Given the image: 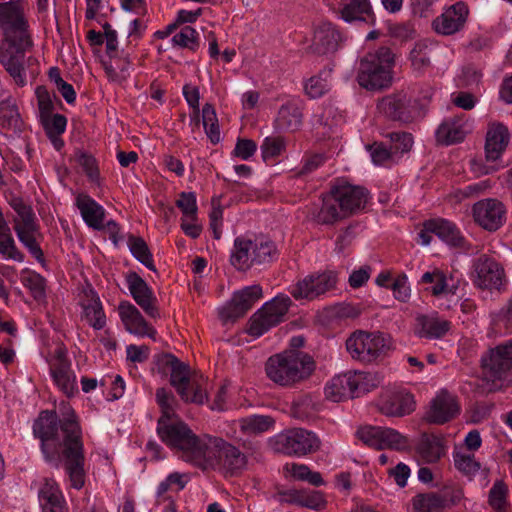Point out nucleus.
Masks as SVG:
<instances>
[{
    "instance_id": "f257e3e1",
    "label": "nucleus",
    "mask_w": 512,
    "mask_h": 512,
    "mask_svg": "<svg viewBox=\"0 0 512 512\" xmlns=\"http://www.w3.org/2000/svg\"><path fill=\"white\" fill-rule=\"evenodd\" d=\"M56 411H42L33 424V434L41 442L44 459L54 468L65 460V470L71 486L81 489L85 483L84 445L79 418L67 401H61Z\"/></svg>"
},
{
    "instance_id": "f03ea898",
    "label": "nucleus",
    "mask_w": 512,
    "mask_h": 512,
    "mask_svg": "<svg viewBox=\"0 0 512 512\" xmlns=\"http://www.w3.org/2000/svg\"><path fill=\"white\" fill-rule=\"evenodd\" d=\"M369 198L368 190L347 180L335 179L327 193L322 195L320 208L313 219L320 225H334L364 209Z\"/></svg>"
},
{
    "instance_id": "7ed1b4c3",
    "label": "nucleus",
    "mask_w": 512,
    "mask_h": 512,
    "mask_svg": "<svg viewBox=\"0 0 512 512\" xmlns=\"http://www.w3.org/2000/svg\"><path fill=\"white\" fill-rule=\"evenodd\" d=\"M157 434L161 441L182 461L194 467L204 461V449L209 441L208 434L197 435L179 418L166 421L158 419Z\"/></svg>"
},
{
    "instance_id": "20e7f679",
    "label": "nucleus",
    "mask_w": 512,
    "mask_h": 512,
    "mask_svg": "<svg viewBox=\"0 0 512 512\" xmlns=\"http://www.w3.org/2000/svg\"><path fill=\"white\" fill-rule=\"evenodd\" d=\"M155 368L162 375H170V384L183 401L203 404L207 400V378L198 373H191L189 366L174 355H157Z\"/></svg>"
},
{
    "instance_id": "39448f33",
    "label": "nucleus",
    "mask_w": 512,
    "mask_h": 512,
    "mask_svg": "<svg viewBox=\"0 0 512 512\" xmlns=\"http://www.w3.org/2000/svg\"><path fill=\"white\" fill-rule=\"evenodd\" d=\"M279 256L280 250L270 237L240 235L234 239L229 262L237 271L247 272L255 266L266 268Z\"/></svg>"
},
{
    "instance_id": "423d86ee",
    "label": "nucleus",
    "mask_w": 512,
    "mask_h": 512,
    "mask_svg": "<svg viewBox=\"0 0 512 512\" xmlns=\"http://www.w3.org/2000/svg\"><path fill=\"white\" fill-rule=\"evenodd\" d=\"M316 368L314 359L305 352L285 350L270 356L265 373L273 383L292 388L307 380Z\"/></svg>"
},
{
    "instance_id": "0eeeda50",
    "label": "nucleus",
    "mask_w": 512,
    "mask_h": 512,
    "mask_svg": "<svg viewBox=\"0 0 512 512\" xmlns=\"http://www.w3.org/2000/svg\"><path fill=\"white\" fill-rule=\"evenodd\" d=\"M395 55L388 47H380L365 55L359 64L358 84L369 91H380L391 86Z\"/></svg>"
},
{
    "instance_id": "6e6552de",
    "label": "nucleus",
    "mask_w": 512,
    "mask_h": 512,
    "mask_svg": "<svg viewBox=\"0 0 512 512\" xmlns=\"http://www.w3.org/2000/svg\"><path fill=\"white\" fill-rule=\"evenodd\" d=\"M482 379L489 391H499L512 381V340L490 348L480 358Z\"/></svg>"
},
{
    "instance_id": "1a4fd4ad",
    "label": "nucleus",
    "mask_w": 512,
    "mask_h": 512,
    "mask_svg": "<svg viewBox=\"0 0 512 512\" xmlns=\"http://www.w3.org/2000/svg\"><path fill=\"white\" fill-rule=\"evenodd\" d=\"M207 448L204 449V461L198 464L199 469H222L227 473L235 474L247 465L246 455L234 445L224 439L209 436Z\"/></svg>"
},
{
    "instance_id": "9d476101",
    "label": "nucleus",
    "mask_w": 512,
    "mask_h": 512,
    "mask_svg": "<svg viewBox=\"0 0 512 512\" xmlns=\"http://www.w3.org/2000/svg\"><path fill=\"white\" fill-rule=\"evenodd\" d=\"M32 47L30 33L3 37L0 43V63L19 87L27 83L24 62Z\"/></svg>"
},
{
    "instance_id": "9b49d317",
    "label": "nucleus",
    "mask_w": 512,
    "mask_h": 512,
    "mask_svg": "<svg viewBox=\"0 0 512 512\" xmlns=\"http://www.w3.org/2000/svg\"><path fill=\"white\" fill-rule=\"evenodd\" d=\"M320 440L313 432L303 428H293L269 438V447L277 453L302 457L320 448Z\"/></svg>"
},
{
    "instance_id": "f8f14e48",
    "label": "nucleus",
    "mask_w": 512,
    "mask_h": 512,
    "mask_svg": "<svg viewBox=\"0 0 512 512\" xmlns=\"http://www.w3.org/2000/svg\"><path fill=\"white\" fill-rule=\"evenodd\" d=\"M345 346L353 360L370 364L385 353L387 341L380 332L356 330L346 339Z\"/></svg>"
},
{
    "instance_id": "ddd939ff",
    "label": "nucleus",
    "mask_w": 512,
    "mask_h": 512,
    "mask_svg": "<svg viewBox=\"0 0 512 512\" xmlns=\"http://www.w3.org/2000/svg\"><path fill=\"white\" fill-rule=\"evenodd\" d=\"M53 383L68 398L78 393L76 374L68 357V349L63 343L57 344L46 357Z\"/></svg>"
},
{
    "instance_id": "4468645a",
    "label": "nucleus",
    "mask_w": 512,
    "mask_h": 512,
    "mask_svg": "<svg viewBox=\"0 0 512 512\" xmlns=\"http://www.w3.org/2000/svg\"><path fill=\"white\" fill-rule=\"evenodd\" d=\"M291 300L286 295H278L266 302L249 319L248 333L260 337L284 319L289 310Z\"/></svg>"
},
{
    "instance_id": "2eb2a0df",
    "label": "nucleus",
    "mask_w": 512,
    "mask_h": 512,
    "mask_svg": "<svg viewBox=\"0 0 512 512\" xmlns=\"http://www.w3.org/2000/svg\"><path fill=\"white\" fill-rule=\"evenodd\" d=\"M337 274L333 271L311 273L289 287L295 300L313 301L336 289Z\"/></svg>"
},
{
    "instance_id": "dca6fc26",
    "label": "nucleus",
    "mask_w": 512,
    "mask_h": 512,
    "mask_svg": "<svg viewBox=\"0 0 512 512\" xmlns=\"http://www.w3.org/2000/svg\"><path fill=\"white\" fill-rule=\"evenodd\" d=\"M510 139L508 128L502 123H492L489 125L486 142L485 158L486 164L474 168L481 174H491L498 171L504 165L501 164V156L506 150Z\"/></svg>"
},
{
    "instance_id": "f3484780",
    "label": "nucleus",
    "mask_w": 512,
    "mask_h": 512,
    "mask_svg": "<svg viewBox=\"0 0 512 512\" xmlns=\"http://www.w3.org/2000/svg\"><path fill=\"white\" fill-rule=\"evenodd\" d=\"M507 210L498 199L486 198L472 206V217L476 225L488 232H496L506 222Z\"/></svg>"
},
{
    "instance_id": "a211bd4d",
    "label": "nucleus",
    "mask_w": 512,
    "mask_h": 512,
    "mask_svg": "<svg viewBox=\"0 0 512 512\" xmlns=\"http://www.w3.org/2000/svg\"><path fill=\"white\" fill-rule=\"evenodd\" d=\"M262 296L263 291L259 284L246 286L234 292L231 300L219 311L221 320L233 322L243 317Z\"/></svg>"
},
{
    "instance_id": "6ab92c4d",
    "label": "nucleus",
    "mask_w": 512,
    "mask_h": 512,
    "mask_svg": "<svg viewBox=\"0 0 512 512\" xmlns=\"http://www.w3.org/2000/svg\"><path fill=\"white\" fill-rule=\"evenodd\" d=\"M474 285L480 289L500 291L506 283L505 271L499 262L481 255L475 263Z\"/></svg>"
},
{
    "instance_id": "aec40b11",
    "label": "nucleus",
    "mask_w": 512,
    "mask_h": 512,
    "mask_svg": "<svg viewBox=\"0 0 512 512\" xmlns=\"http://www.w3.org/2000/svg\"><path fill=\"white\" fill-rule=\"evenodd\" d=\"M378 109L392 120L409 123L414 118L416 102L407 93L397 92L383 97Z\"/></svg>"
},
{
    "instance_id": "412c9836",
    "label": "nucleus",
    "mask_w": 512,
    "mask_h": 512,
    "mask_svg": "<svg viewBox=\"0 0 512 512\" xmlns=\"http://www.w3.org/2000/svg\"><path fill=\"white\" fill-rule=\"evenodd\" d=\"M125 280L132 298L143 311L153 319L160 318L157 299L146 281L134 271L127 273Z\"/></svg>"
},
{
    "instance_id": "4be33fe9",
    "label": "nucleus",
    "mask_w": 512,
    "mask_h": 512,
    "mask_svg": "<svg viewBox=\"0 0 512 512\" xmlns=\"http://www.w3.org/2000/svg\"><path fill=\"white\" fill-rule=\"evenodd\" d=\"M460 413V406L455 396L441 390L430 402L424 419L430 424L443 425Z\"/></svg>"
},
{
    "instance_id": "5701e85b",
    "label": "nucleus",
    "mask_w": 512,
    "mask_h": 512,
    "mask_svg": "<svg viewBox=\"0 0 512 512\" xmlns=\"http://www.w3.org/2000/svg\"><path fill=\"white\" fill-rule=\"evenodd\" d=\"M343 35L336 25L329 21H321L314 26L312 44L313 53L326 55L337 51Z\"/></svg>"
},
{
    "instance_id": "b1692460",
    "label": "nucleus",
    "mask_w": 512,
    "mask_h": 512,
    "mask_svg": "<svg viewBox=\"0 0 512 512\" xmlns=\"http://www.w3.org/2000/svg\"><path fill=\"white\" fill-rule=\"evenodd\" d=\"M0 28L3 37L30 33L28 21L19 2L0 3Z\"/></svg>"
},
{
    "instance_id": "393cba45",
    "label": "nucleus",
    "mask_w": 512,
    "mask_h": 512,
    "mask_svg": "<svg viewBox=\"0 0 512 512\" xmlns=\"http://www.w3.org/2000/svg\"><path fill=\"white\" fill-rule=\"evenodd\" d=\"M118 314L127 332L138 337L156 338L157 331L143 317L138 308L129 301H121Z\"/></svg>"
},
{
    "instance_id": "a878e982",
    "label": "nucleus",
    "mask_w": 512,
    "mask_h": 512,
    "mask_svg": "<svg viewBox=\"0 0 512 512\" xmlns=\"http://www.w3.org/2000/svg\"><path fill=\"white\" fill-rule=\"evenodd\" d=\"M468 15V6L462 1L457 2L433 21V28L438 34L453 35L464 27Z\"/></svg>"
},
{
    "instance_id": "bb28decb",
    "label": "nucleus",
    "mask_w": 512,
    "mask_h": 512,
    "mask_svg": "<svg viewBox=\"0 0 512 512\" xmlns=\"http://www.w3.org/2000/svg\"><path fill=\"white\" fill-rule=\"evenodd\" d=\"M304 107L300 100L292 99L282 104L274 120V128L282 132L294 133L303 125Z\"/></svg>"
},
{
    "instance_id": "cd10ccee",
    "label": "nucleus",
    "mask_w": 512,
    "mask_h": 512,
    "mask_svg": "<svg viewBox=\"0 0 512 512\" xmlns=\"http://www.w3.org/2000/svg\"><path fill=\"white\" fill-rule=\"evenodd\" d=\"M415 452L422 462L437 463L446 454L444 438L433 433H423L415 444Z\"/></svg>"
},
{
    "instance_id": "c85d7f7f",
    "label": "nucleus",
    "mask_w": 512,
    "mask_h": 512,
    "mask_svg": "<svg viewBox=\"0 0 512 512\" xmlns=\"http://www.w3.org/2000/svg\"><path fill=\"white\" fill-rule=\"evenodd\" d=\"M82 308L81 318L95 330L106 326V314L97 293L90 289L85 292V298L80 302Z\"/></svg>"
},
{
    "instance_id": "c756f323",
    "label": "nucleus",
    "mask_w": 512,
    "mask_h": 512,
    "mask_svg": "<svg viewBox=\"0 0 512 512\" xmlns=\"http://www.w3.org/2000/svg\"><path fill=\"white\" fill-rule=\"evenodd\" d=\"M451 323L437 313L416 317L415 333L422 338L439 339L450 330Z\"/></svg>"
},
{
    "instance_id": "7c9ffc66",
    "label": "nucleus",
    "mask_w": 512,
    "mask_h": 512,
    "mask_svg": "<svg viewBox=\"0 0 512 512\" xmlns=\"http://www.w3.org/2000/svg\"><path fill=\"white\" fill-rule=\"evenodd\" d=\"M421 283L430 284L431 286L427 290L435 297L455 295L458 289V284L454 281L453 276L437 268L425 272L421 277Z\"/></svg>"
},
{
    "instance_id": "2f4dec72",
    "label": "nucleus",
    "mask_w": 512,
    "mask_h": 512,
    "mask_svg": "<svg viewBox=\"0 0 512 512\" xmlns=\"http://www.w3.org/2000/svg\"><path fill=\"white\" fill-rule=\"evenodd\" d=\"M340 18L347 22L363 21L375 24V15L369 0H346L339 10Z\"/></svg>"
},
{
    "instance_id": "473e14b6",
    "label": "nucleus",
    "mask_w": 512,
    "mask_h": 512,
    "mask_svg": "<svg viewBox=\"0 0 512 512\" xmlns=\"http://www.w3.org/2000/svg\"><path fill=\"white\" fill-rule=\"evenodd\" d=\"M84 222L91 228L100 230L103 228L105 211L92 197L87 194H79L75 202Z\"/></svg>"
},
{
    "instance_id": "72a5a7b5",
    "label": "nucleus",
    "mask_w": 512,
    "mask_h": 512,
    "mask_svg": "<svg viewBox=\"0 0 512 512\" xmlns=\"http://www.w3.org/2000/svg\"><path fill=\"white\" fill-rule=\"evenodd\" d=\"M341 122L342 116L338 113L337 109L328 105L323 107L320 113L313 116L312 127L316 135L322 138H329Z\"/></svg>"
},
{
    "instance_id": "f704fd0d",
    "label": "nucleus",
    "mask_w": 512,
    "mask_h": 512,
    "mask_svg": "<svg viewBox=\"0 0 512 512\" xmlns=\"http://www.w3.org/2000/svg\"><path fill=\"white\" fill-rule=\"evenodd\" d=\"M465 135V122L457 117L444 120L436 130V140L443 145L461 142Z\"/></svg>"
},
{
    "instance_id": "c9c22d12",
    "label": "nucleus",
    "mask_w": 512,
    "mask_h": 512,
    "mask_svg": "<svg viewBox=\"0 0 512 512\" xmlns=\"http://www.w3.org/2000/svg\"><path fill=\"white\" fill-rule=\"evenodd\" d=\"M102 65L110 82L122 84L130 77L132 62L128 55L118 57L112 54L110 60L104 61Z\"/></svg>"
},
{
    "instance_id": "e433bc0d",
    "label": "nucleus",
    "mask_w": 512,
    "mask_h": 512,
    "mask_svg": "<svg viewBox=\"0 0 512 512\" xmlns=\"http://www.w3.org/2000/svg\"><path fill=\"white\" fill-rule=\"evenodd\" d=\"M325 395L333 402H340L346 398H354L350 371L333 377L325 387Z\"/></svg>"
},
{
    "instance_id": "4c0bfd02",
    "label": "nucleus",
    "mask_w": 512,
    "mask_h": 512,
    "mask_svg": "<svg viewBox=\"0 0 512 512\" xmlns=\"http://www.w3.org/2000/svg\"><path fill=\"white\" fill-rule=\"evenodd\" d=\"M11 207L16 212L14 218V231H27L39 228L35 213L31 206L27 205L21 198H15L11 201Z\"/></svg>"
},
{
    "instance_id": "58836bf2",
    "label": "nucleus",
    "mask_w": 512,
    "mask_h": 512,
    "mask_svg": "<svg viewBox=\"0 0 512 512\" xmlns=\"http://www.w3.org/2000/svg\"><path fill=\"white\" fill-rule=\"evenodd\" d=\"M430 226V230L447 244L455 247L463 245L464 237L453 222L445 219H431Z\"/></svg>"
},
{
    "instance_id": "ea45409f",
    "label": "nucleus",
    "mask_w": 512,
    "mask_h": 512,
    "mask_svg": "<svg viewBox=\"0 0 512 512\" xmlns=\"http://www.w3.org/2000/svg\"><path fill=\"white\" fill-rule=\"evenodd\" d=\"M240 431L245 435H259L275 427V419L269 415H250L238 421Z\"/></svg>"
},
{
    "instance_id": "a19ab883",
    "label": "nucleus",
    "mask_w": 512,
    "mask_h": 512,
    "mask_svg": "<svg viewBox=\"0 0 512 512\" xmlns=\"http://www.w3.org/2000/svg\"><path fill=\"white\" fill-rule=\"evenodd\" d=\"M411 512H444L440 493L435 491L420 492L410 500Z\"/></svg>"
},
{
    "instance_id": "79ce46f5",
    "label": "nucleus",
    "mask_w": 512,
    "mask_h": 512,
    "mask_svg": "<svg viewBox=\"0 0 512 512\" xmlns=\"http://www.w3.org/2000/svg\"><path fill=\"white\" fill-rule=\"evenodd\" d=\"M509 487L501 479L496 480L488 492V505L493 512H509Z\"/></svg>"
},
{
    "instance_id": "37998d69",
    "label": "nucleus",
    "mask_w": 512,
    "mask_h": 512,
    "mask_svg": "<svg viewBox=\"0 0 512 512\" xmlns=\"http://www.w3.org/2000/svg\"><path fill=\"white\" fill-rule=\"evenodd\" d=\"M350 376L355 397L377 388L382 380L380 375L375 372L350 371Z\"/></svg>"
},
{
    "instance_id": "c03bdc74",
    "label": "nucleus",
    "mask_w": 512,
    "mask_h": 512,
    "mask_svg": "<svg viewBox=\"0 0 512 512\" xmlns=\"http://www.w3.org/2000/svg\"><path fill=\"white\" fill-rule=\"evenodd\" d=\"M415 409V402L411 394L397 395L391 401L385 402L381 411L388 416L401 417L410 414Z\"/></svg>"
},
{
    "instance_id": "a18cd8bd",
    "label": "nucleus",
    "mask_w": 512,
    "mask_h": 512,
    "mask_svg": "<svg viewBox=\"0 0 512 512\" xmlns=\"http://www.w3.org/2000/svg\"><path fill=\"white\" fill-rule=\"evenodd\" d=\"M42 510L67 504L58 484L52 479H46L39 490Z\"/></svg>"
},
{
    "instance_id": "49530a36",
    "label": "nucleus",
    "mask_w": 512,
    "mask_h": 512,
    "mask_svg": "<svg viewBox=\"0 0 512 512\" xmlns=\"http://www.w3.org/2000/svg\"><path fill=\"white\" fill-rule=\"evenodd\" d=\"M127 245L132 255L151 271H156L152 253L142 237L130 234Z\"/></svg>"
},
{
    "instance_id": "de8ad7c7",
    "label": "nucleus",
    "mask_w": 512,
    "mask_h": 512,
    "mask_svg": "<svg viewBox=\"0 0 512 512\" xmlns=\"http://www.w3.org/2000/svg\"><path fill=\"white\" fill-rule=\"evenodd\" d=\"M286 470L294 479L298 481L308 482L310 485L315 487L325 485V481L321 473L317 471H312L305 464L292 463L291 465H286Z\"/></svg>"
},
{
    "instance_id": "09e8293b",
    "label": "nucleus",
    "mask_w": 512,
    "mask_h": 512,
    "mask_svg": "<svg viewBox=\"0 0 512 512\" xmlns=\"http://www.w3.org/2000/svg\"><path fill=\"white\" fill-rule=\"evenodd\" d=\"M16 235L19 241L38 262L44 261V253L38 242V238L42 237L40 227L33 230L18 231Z\"/></svg>"
},
{
    "instance_id": "8fccbe9b",
    "label": "nucleus",
    "mask_w": 512,
    "mask_h": 512,
    "mask_svg": "<svg viewBox=\"0 0 512 512\" xmlns=\"http://www.w3.org/2000/svg\"><path fill=\"white\" fill-rule=\"evenodd\" d=\"M264 162L275 161L286 150V140L283 136L265 137L261 146Z\"/></svg>"
},
{
    "instance_id": "3c124183",
    "label": "nucleus",
    "mask_w": 512,
    "mask_h": 512,
    "mask_svg": "<svg viewBox=\"0 0 512 512\" xmlns=\"http://www.w3.org/2000/svg\"><path fill=\"white\" fill-rule=\"evenodd\" d=\"M381 450L404 451L409 446L408 438L395 429L381 427Z\"/></svg>"
},
{
    "instance_id": "603ef678",
    "label": "nucleus",
    "mask_w": 512,
    "mask_h": 512,
    "mask_svg": "<svg viewBox=\"0 0 512 512\" xmlns=\"http://www.w3.org/2000/svg\"><path fill=\"white\" fill-rule=\"evenodd\" d=\"M202 122L207 137L213 144H217L220 137V129L215 108L212 104L206 103L202 108Z\"/></svg>"
},
{
    "instance_id": "864d4df0",
    "label": "nucleus",
    "mask_w": 512,
    "mask_h": 512,
    "mask_svg": "<svg viewBox=\"0 0 512 512\" xmlns=\"http://www.w3.org/2000/svg\"><path fill=\"white\" fill-rule=\"evenodd\" d=\"M367 149L369 150L372 162L375 165L389 168L397 164L395 153L393 154L390 147L385 143L374 142L373 144L368 145Z\"/></svg>"
},
{
    "instance_id": "5fc2aeb1",
    "label": "nucleus",
    "mask_w": 512,
    "mask_h": 512,
    "mask_svg": "<svg viewBox=\"0 0 512 512\" xmlns=\"http://www.w3.org/2000/svg\"><path fill=\"white\" fill-rule=\"evenodd\" d=\"M155 397L156 402L161 410V416L159 419H164L166 422L178 418L175 413L177 400L170 391L166 390L165 388H158L156 390Z\"/></svg>"
},
{
    "instance_id": "6e6d98bb",
    "label": "nucleus",
    "mask_w": 512,
    "mask_h": 512,
    "mask_svg": "<svg viewBox=\"0 0 512 512\" xmlns=\"http://www.w3.org/2000/svg\"><path fill=\"white\" fill-rule=\"evenodd\" d=\"M317 411V403L310 395L299 396L291 404V415L299 420L309 419L313 417Z\"/></svg>"
},
{
    "instance_id": "4d7b16f0",
    "label": "nucleus",
    "mask_w": 512,
    "mask_h": 512,
    "mask_svg": "<svg viewBox=\"0 0 512 512\" xmlns=\"http://www.w3.org/2000/svg\"><path fill=\"white\" fill-rule=\"evenodd\" d=\"M386 137L389 139V147L393 154L395 152V159L398 163L403 154L409 152L413 146L412 134L407 132H391Z\"/></svg>"
},
{
    "instance_id": "13d9d810",
    "label": "nucleus",
    "mask_w": 512,
    "mask_h": 512,
    "mask_svg": "<svg viewBox=\"0 0 512 512\" xmlns=\"http://www.w3.org/2000/svg\"><path fill=\"white\" fill-rule=\"evenodd\" d=\"M22 284L28 288L35 300H41L45 297V278L39 273L29 269H24L21 274Z\"/></svg>"
},
{
    "instance_id": "bf43d9fd",
    "label": "nucleus",
    "mask_w": 512,
    "mask_h": 512,
    "mask_svg": "<svg viewBox=\"0 0 512 512\" xmlns=\"http://www.w3.org/2000/svg\"><path fill=\"white\" fill-rule=\"evenodd\" d=\"M76 162L82 167L89 181L98 183L100 179V172L95 157L87 152L78 151L75 154Z\"/></svg>"
},
{
    "instance_id": "052dcab7",
    "label": "nucleus",
    "mask_w": 512,
    "mask_h": 512,
    "mask_svg": "<svg viewBox=\"0 0 512 512\" xmlns=\"http://www.w3.org/2000/svg\"><path fill=\"white\" fill-rule=\"evenodd\" d=\"M172 41L174 45L196 51L199 47V34L193 27L185 26L173 36Z\"/></svg>"
},
{
    "instance_id": "680f3d73",
    "label": "nucleus",
    "mask_w": 512,
    "mask_h": 512,
    "mask_svg": "<svg viewBox=\"0 0 512 512\" xmlns=\"http://www.w3.org/2000/svg\"><path fill=\"white\" fill-rule=\"evenodd\" d=\"M453 460L456 469L466 476H473L480 469V463L476 461L474 454L456 452Z\"/></svg>"
},
{
    "instance_id": "e2e57ef3",
    "label": "nucleus",
    "mask_w": 512,
    "mask_h": 512,
    "mask_svg": "<svg viewBox=\"0 0 512 512\" xmlns=\"http://www.w3.org/2000/svg\"><path fill=\"white\" fill-rule=\"evenodd\" d=\"M41 124L49 138L58 137L66 130L67 119L62 114H50L40 119Z\"/></svg>"
},
{
    "instance_id": "0e129e2a",
    "label": "nucleus",
    "mask_w": 512,
    "mask_h": 512,
    "mask_svg": "<svg viewBox=\"0 0 512 512\" xmlns=\"http://www.w3.org/2000/svg\"><path fill=\"white\" fill-rule=\"evenodd\" d=\"M410 61L415 71L423 73L430 66V56L427 45L417 43L410 52Z\"/></svg>"
},
{
    "instance_id": "69168bd1",
    "label": "nucleus",
    "mask_w": 512,
    "mask_h": 512,
    "mask_svg": "<svg viewBox=\"0 0 512 512\" xmlns=\"http://www.w3.org/2000/svg\"><path fill=\"white\" fill-rule=\"evenodd\" d=\"M18 120L19 112L16 105L8 100L0 102V127L10 129L17 126Z\"/></svg>"
},
{
    "instance_id": "338daca9",
    "label": "nucleus",
    "mask_w": 512,
    "mask_h": 512,
    "mask_svg": "<svg viewBox=\"0 0 512 512\" xmlns=\"http://www.w3.org/2000/svg\"><path fill=\"white\" fill-rule=\"evenodd\" d=\"M440 498L443 500V510L460 504L464 499V489L459 484L445 485Z\"/></svg>"
},
{
    "instance_id": "774afa93",
    "label": "nucleus",
    "mask_w": 512,
    "mask_h": 512,
    "mask_svg": "<svg viewBox=\"0 0 512 512\" xmlns=\"http://www.w3.org/2000/svg\"><path fill=\"white\" fill-rule=\"evenodd\" d=\"M175 204L181 210L182 218H196L198 207L195 193L181 192Z\"/></svg>"
}]
</instances>
